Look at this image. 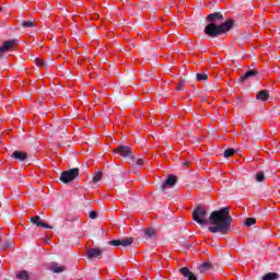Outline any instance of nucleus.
<instances>
[{
  "label": "nucleus",
  "instance_id": "1a4fd4ad",
  "mask_svg": "<svg viewBox=\"0 0 280 280\" xmlns=\"http://www.w3.org/2000/svg\"><path fill=\"white\" fill-rule=\"evenodd\" d=\"M174 185H176V175H168V177L166 178L162 186V191H165L167 187H174Z\"/></svg>",
  "mask_w": 280,
  "mask_h": 280
},
{
  "label": "nucleus",
  "instance_id": "f03ea898",
  "mask_svg": "<svg viewBox=\"0 0 280 280\" xmlns=\"http://www.w3.org/2000/svg\"><path fill=\"white\" fill-rule=\"evenodd\" d=\"M206 20L209 24L206 25L203 33L209 38H218L222 36V34H226V32H231L233 30V21L229 20L220 25L215 24V21H224V15L220 12L210 13Z\"/></svg>",
  "mask_w": 280,
  "mask_h": 280
},
{
  "label": "nucleus",
  "instance_id": "aec40b11",
  "mask_svg": "<svg viewBox=\"0 0 280 280\" xmlns=\"http://www.w3.org/2000/svg\"><path fill=\"white\" fill-rule=\"evenodd\" d=\"M233 154H235V149L230 148L224 151L223 156L224 159H229V156H233Z\"/></svg>",
  "mask_w": 280,
  "mask_h": 280
},
{
  "label": "nucleus",
  "instance_id": "72a5a7b5",
  "mask_svg": "<svg viewBox=\"0 0 280 280\" xmlns=\"http://www.w3.org/2000/svg\"><path fill=\"white\" fill-rule=\"evenodd\" d=\"M1 10H3V9L0 7V12H1Z\"/></svg>",
  "mask_w": 280,
  "mask_h": 280
},
{
  "label": "nucleus",
  "instance_id": "2f4dec72",
  "mask_svg": "<svg viewBox=\"0 0 280 280\" xmlns=\"http://www.w3.org/2000/svg\"><path fill=\"white\" fill-rule=\"evenodd\" d=\"M183 165H184V167H189V162L186 161V162L183 163Z\"/></svg>",
  "mask_w": 280,
  "mask_h": 280
},
{
  "label": "nucleus",
  "instance_id": "b1692460",
  "mask_svg": "<svg viewBox=\"0 0 280 280\" xmlns=\"http://www.w3.org/2000/svg\"><path fill=\"white\" fill-rule=\"evenodd\" d=\"M256 180L257 183H264V180H266V175L261 172L256 173Z\"/></svg>",
  "mask_w": 280,
  "mask_h": 280
},
{
  "label": "nucleus",
  "instance_id": "423d86ee",
  "mask_svg": "<svg viewBox=\"0 0 280 280\" xmlns=\"http://www.w3.org/2000/svg\"><path fill=\"white\" fill-rule=\"evenodd\" d=\"M18 43V39L5 40L3 45L0 47V54H5V51H10L14 48V45H16Z\"/></svg>",
  "mask_w": 280,
  "mask_h": 280
},
{
  "label": "nucleus",
  "instance_id": "473e14b6",
  "mask_svg": "<svg viewBox=\"0 0 280 280\" xmlns=\"http://www.w3.org/2000/svg\"><path fill=\"white\" fill-rule=\"evenodd\" d=\"M58 130H65V126L58 127Z\"/></svg>",
  "mask_w": 280,
  "mask_h": 280
},
{
  "label": "nucleus",
  "instance_id": "6e6552de",
  "mask_svg": "<svg viewBox=\"0 0 280 280\" xmlns=\"http://www.w3.org/2000/svg\"><path fill=\"white\" fill-rule=\"evenodd\" d=\"M180 275H183V277H185V279L187 280H198V278H196V275H194V272H191L189 270V268L187 267H183L179 269Z\"/></svg>",
  "mask_w": 280,
  "mask_h": 280
},
{
  "label": "nucleus",
  "instance_id": "4be33fe9",
  "mask_svg": "<svg viewBox=\"0 0 280 280\" xmlns=\"http://www.w3.org/2000/svg\"><path fill=\"white\" fill-rule=\"evenodd\" d=\"M102 176H103L102 172H100V171L95 172L92 182L100 183V180H102Z\"/></svg>",
  "mask_w": 280,
  "mask_h": 280
},
{
  "label": "nucleus",
  "instance_id": "5701e85b",
  "mask_svg": "<svg viewBox=\"0 0 280 280\" xmlns=\"http://www.w3.org/2000/svg\"><path fill=\"white\" fill-rule=\"evenodd\" d=\"M254 224H257V219H255V218H247L245 220V226H253Z\"/></svg>",
  "mask_w": 280,
  "mask_h": 280
},
{
  "label": "nucleus",
  "instance_id": "4468645a",
  "mask_svg": "<svg viewBox=\"0 0 280 280\" xmlns=\"http://www.w3.org/2000/svg\"><path fill=\"white\" fill-rule=\"evenodd\" d=\"M12 158L15 159V161H25V159H27V153L22 151H14Z\"/></svg>",
  "mask_w": 280,
  "mask_h": 280
},
{
  "label": "nucleus",
  "instance_id": "f3484780",
  "mask_svg": "<svg viewBox=\"0 0 280 280\" xmlns=\"http://www.w3.org/2000/svg\"><path fill=\"white\" fill-rule=\"evenodd\" d=\"M156 232L154 231V229L149 228L144 231V237L145 240H151V237H155Z\"/></svg>",
  "mask_w": 280,
  "mask_h": 280
},
{
  "label": "nucleus",
  "instance_id": "bb28decb",
  "mask_svg": "<svg viewBox=\"0 0 280 280\" xmlns=\"http://www.w3.org/2000/svg\"><path fill=\"white\" fill-rule=\"evenodd\" d=\"M22 27H34V21H32V20H28V21H24L23 23H22Z\"/></svg>",
  "mask_w": 280,
  "mask_h": 280
},
{
  "label": "nucleus",
  "instance_id": "ddd939ff",
  "mask_svg": "<svg viewBox=\"0 0 280 280\" xmlns=\"http://www.w3.org/2000/svg\"><path fill=\"white\" fill-rule=\"evenodd\" d=\"M250 137L254 141H259V139H261V127L252 128Z\"/></svg>",
  "mask_w": 280,
  "mask_h": 280
},
{
  "label": "nucleus",
  "instance_id": "dca6fc26",
  "mask_svg": "<svg viewBox=\"0 0 280 280\" xmlns=\"http://www.w3.org/2000/svg\"><path fill=\"white\" fill-rule=\"evenodd\" d=\"M35 65H37V67H42V69H49V62L39 58L35 59Z\"/></svg>",
  "mask_w": 280,
  "mask_h": 280
},
{
  "label": "nucleus",
  "instance_id": "f8f14e48",
  "mask_svg": "<svg viewBox=\"0 0 280 280\" xmlns=\"http://www.w3.org/2000/svg\"><path fill=\"white\" fill-rule=\"evenodd\" d=\"M50 270L56 275H60V272H65L67 270L66 266H59L58 262H51Z\"/></svg>",
  "mask_w": 280,
  "mask_h": 280
},
{
  "label": "nucleus",
  "instance_id": "2eb2a0df",
  "mask_svg": "<svg viewBox=\"0 0 280 280\" xmlns=\"http://www.w3.org/2000/svg\"><path fill=\"white\" fill-rule=\"evenodd\" d=\"M16 279H20V280H30V273L27 270H21L18 272L16 275Z\"/></svg>",
  "mask_w": 280,
  "mask_h": 280
},
{
  "label": "nucleus",
  "instance_id": "a878e982",
  "mask_svg": "<svg viewBox=\"0 0 280 280\" xmlns=\"http://www.w3.org/2000/svg\"><path fill=\"white\" fill-rule=\"evenodd\" d=\"M31 222H33V224H36L37 226H40L39 224L43 223V221H40V217L39 215H35L31 219Z\"/></svg>",
  "mask_w": 280,
  "mask_h": 280
},
{
  "label": "nucleus",
  "instance_id": "a211bd4d",
  "mask_svg": "<svg viewBox=\"0 0 280 280\" xmlns=\"http://www.w3.org/2000/svg\"><path fill=\"white\" fill-rule=\"evenodd\" d=\"M277 279H279V273L277 272H269L262 277V280H277Z\"/></svg>",
  "mask_w": 280,
  "mask_h": 280
},
{
  "label": "nucleus",
  "instance_id": "39448f33",
  "mask_svg": "<svg viewBox=\"0 0 280 280\" xmlns=\"http://www.w3.org/2000/svg\"><path fill=\"white\" fill-rule=\"evenodd\" d=\"M135 243V238L132 237H127L122 240H114L109 241L108 244L109 246H122V248H126Z\"/></svg>",
  "mask_w": 280,
  "mask_h": 280
},
{
  "label": "nucleus",
  "instance_id": "7ed1b4c3",
  "mask_svg": "<svg viewBox=\"0 0 280 280\" xmlns=\"http://www.w3.org/2000/svg\"><path fill=\"white\" fill-rule=\"evenodd\" d=\"M80 176V168L74 167L68 171H65L60 174L59 180L65 185H69V183L75 180Z\"/></svg>",
  "mask_w": 280,
  "mask_h": 280
},
{
  "label": "nucleus",
  "instance_id": "393cba45",
  "mask_svg": "<svg viewBox=\"0 0 280 280\" xmlns=\"http://www.w3.org/2000/svg\"><path fill=\"white\" fill-rule=\"evenodd\" d=\"M187 80L185 78H179V83L177 84V91H183V86H185Z\"/></svg>",
  "mask_w": 280,
  "mask_h": 280
},
{
  "label": "nucleus",
  "instance_id": "9b49d317",
  "mask_svg": "<svg viewBox=\"0 0 280 280\" xmlns=\"http://www.w3.org/2000/svg\"><path fill=\"white\" fill-rule=\"evenodd\" d=\"M258 71L257 70H248V71H246L245 73H244V75L243 77H241L240 79H238V81H241V82H246V80H248V79H250V78H255V75H258Z\"/></svg>",
  "mask_w": 280,
  "mask_h": 280
},
{
  "label": "nucleus",
  "instance_id": "6ab92c4d",
  "mask_svg": "<svg viewBox=\"0 0 280 280\" xmlns=\"http://www.w3.org/2000/svg\"><path fill=\"white\" fill-rule=\"evenodd\" d=\"M199 272H207V270H211V262H203L198 268Z\"/></svg>",
  "mask_w": 280,
  "mask_h": 280
},
{
  "label": "nucleus",
  "instance_id": "f257e3e1",
  "mask_svg": "<svg viewBox=\"0 0 280 280\" xmlns=\"http://www.w3.org/2000/svg\"><path fill=\"white\" fill-rule=\"evenodd\" d=\"M192 220L201 226L211 224V226L208 228V231L210 233H221V235H226L229 231H231V224L233 223L230 207H223L212 211L209 219H207V210L202 208V206H198L192 211Z\"/></svg>",
  "mask_w": 280,
  "mask_h": 280
},
{
  "label": "nucleus",
  "instance_id": "c85d7f7f",
  "mask_svg": "<svg viewBox=\"0 0 280 280\" xmlns=\"http://www.w3.org/2000/svg\"><path fill=\"white\" fill-rule=\"evenodd\" d=\"M39 226H42L43 229H54V226H51L45 222L39 223Z\"/></svg>",
  "mask_w": 280,
  "mask_h": 280
},
{
  "label": "nucleus",
  "instance_id": "20e7f679",
  "mask_svg": "<svg viewBox=\"0 0 280 280\" xmlns=\"http://www.w3.org/2000/svg\"><path fill=\"white\" fill-rule=\"evenodd\" d=\"M115 154H119L122 159H127L128 163L132 165L135 163V155H132V149L128 145H119L114 150Z\"/></svg>",
  "mask_w": 280,
  "mask_h": 280
},
{
  "label": "nucleus",
  "instance_id": "cd10ccee",
  "mask_svg": "<svg viewBox=\"0 0 280 280\" xmlns=\"http://www.w3.org/2000/svg\"><path fill=\"white\" fill-rule=\"evenodd\" d=\"M12 244H13L12 241H7L2 244V248H12Z\"/></svg>",
  "mask_w": 280,
  "mask_h": 280
},
{
  "label": "nucleus",
  "instance_id": "7c9ffc66",
  "mask_svg": "<svg viewBox=\"0 0 280 280\" xmlns=\"http://www.w3.org/2000/svg\"><path fill=\"white\" fill-rule=\"evenodd\" d=\"M136 165H143V159L138 158V159L136 160Z\"/></svg>",
  "mask_w": 280,
  "mask_h": 280
},
{
  "label": "nucleus",
  "instance_id": "9d476101",
  "mask_svg": "<svg viewBox=\"0 0 280 280\" xmlns=\"http://www.w3.org/2000/svg\"><path fill=\"white\" fill-rule=\"evenodd\" d=\"M256 100L260 102H268L270 100V92L268 90L259 91L256 95Z\"/></svg>",
  "mask_w": 280,
  "mask_h": 280
},
{
  "label": "nucleus",
  "instance_id": "c756f323",
  "mask_svg": "<svg viewBox=\"0 0 280 280\" xmlns=\"http://www.w3.org/2000/svg\"><path fill=\"white\" fill-rule=\"evenodd\" d=\"M90 218H91V220H95L97 218V211H91Z\"/></svg>",
  "mask_w": 280,
  "mask_h": 280
},
{
  "label": "nucleus",
  "instance_id": "0eeeda50",
  "mask_svg": "<svg viewBox=\"0 0 280 280\" xmlns=\"http://www.w3.org/2000/svg\"><path fill=\"white\" fill-rule=\"evenodd\" d=\"M104 254L103 248H90L88 249V259H100Z\"/></svg>",
  "mask_w": 280,
  "mask_h": 280
},
{
  "label": "nucleus",
  "instance_id": "412c9836",
  "mask_svg": "<svg viewBox=\"0 0 280 280\" xmlns=\"http://www.w3.org/2000/svg\"><path fill=\"white\" fill-rule=\"evenodd\" d=\"M196 78L199 82L209 80V75H207V73H197Z\"/></svg>",
  "mask_w": 280,
  "mask_h": 280
}]
</instances>
